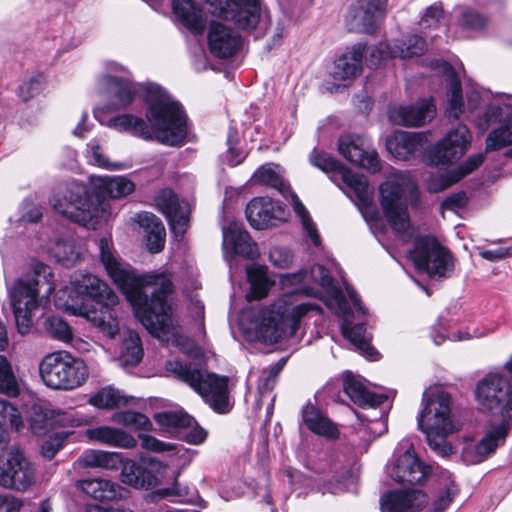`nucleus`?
Instances as JSON below:
<instances>
[{
	"instance_id": "6",
	"label": "nucleus",
	"mask_w": 512,
	"mask_h": 512,
	"mask_svg": "<svg viewBox=\"0 0 512 512\" xmlns=\"http://www.w3.org/2000/svg\"><path fill=\"white\" fill-rule=\"evenodd\" d=\"M166 369L177 379L189 385L216 412L227 413L230 410L227 376L209 373L197 364L168 361Z\"/></svg>"
},
{
	"instance_id": "4",
	"label": "nucleus",
	"mask_w": 512,
	"mask_h": 512,
	"mask_svg": "<svg viewBox=\"0 0 512 512\" xmlns=\"http://www.w3.org/2000/svg\"><path fill=\"white\" fill-rule=\"evenodd\" d=\"M51 268L43 263L34 267V275L19 278L8 290L17 330L28 334L33 326L35 312L44 298L48 299L55 287Z\"/></svg>"
},
{
	"instance_id": "13",
	"label": "nucleus",
	"mask_w": 512,
	"mask_h": 512,
	"mask_svg": "<svg viewBox=\"0 0 512 512\" xmlns=\"http://www.w3.org/2000/svg\"><path fill=\"white\" fill-rule=\"evenodd\" d=\"M331 294L336 313L341 315L343 318L341 325L343 336L366 358L372 361L377 360L379 353L370 344L371 335L367 332L363 322L354 323L351 307L349 306V302L343 292L340 289L333 287Z\"/></svg>"
},
{
	"instance_id": "26",
	"label": "nucleus",
	"mask_w": 512,
	"mask_h": 512,
	"mask_svg": "<svg viewBox=\"0 0 512 512\" xmlns=\"http://www.w3.org/2000/svg\"><path fill=\"white\" fill-rule=\"evenodd\" d=\"M76 486L88 496L100 501L124 499L129 493L118 483L102 478L79 480Z\"/></svg>"
},
{
	"instance_id": "64",
	"label": "nucleus",
	"mask_w": 512,
	"mask_h": 512,
	"mask_svg": "<svg viewBox=\"0 0 512 512\" xmlns=\"http://www.w3.org/2000/svg\"><path fill=\"white\" fill-rule=\"evenodd\" d=\"M62 447V440L58 437L49 438L41 448V454L51 460Z\"/></svg>"
},
{
	"instance_id": "2",
	"label": "nucleus",
	"mask_w": 512,
	"mask_h": 512,
	"mask_svg": "<svg viewBox=\"0 0 512 512\" xmlns=\"http://www.w3.org/2000/svg\"><path fill=\"white\" fill-rule=\"evenodd\" d=\"M104 81L113 99L109 105L111 111L128 108L140 95L148 105L146 118L162 132L159 137L163 144L177 146L184 141L187 136L186 115L182 106L161 87L111 75H106Z\"/></svg>"
},
{
	"instance_id": "63",
	"label": "nucleus",
	"mask_w": 512,
	"mask_h": 512,
	"mask_svg": "<svg viewBox=\"0 0 512 512\" xmlns=\"http://www.w3.org/2000/svg\"><path fill=\"white\" fill-rule=\"evenodd\" d=\"M195 426L192 427V429L185 433L184 438L185 440L193 445H199L203 443L207 438V431L200 427L195 421Z\"/></svg>"
},
{
	"instance_id": "31",
	"label": "nucleus",
	"mask_w": 512,
	"mask_h": 512,
	"mask_svg": "<svg viewBox=\"0 0 512 512\" xmlns=\"http://www.w3.org/2000/svg\"><path fill=\"white\" fill-rule=\"evenodd\" d=\"M246 217L250 225L262 230L275 225L277 216L274 203L266 198H254L246 206Z\"/></svg>"
},
{
	"instance_id": "42",
	"label": "nucleus",
	"mask_w": 512,
	"mask_h": 512,
	"mask_svg": "<svg viewBox=\"0 0 512 512\" xmlns=\"http://www.w3.org/2000/svg\"><path fill=\"white\" fill-rule=\"evenodd\" d=\"M43 329L51 338L69 343L73 339V330L71 326L61 317L51 315L44 319Z\"/></svg>"
},
{
	"instance_id": "56",
	"label": "nucleus",
	"mask_w": 512,
	"mask_h": 512,
	"mask_svg": "<svg viewBox=\"0 0 512 512\" xmlns=\"http://www.w3.org/2000/svg\"><path fill=\"white\" fill-rule=\"evenodd\" d=\"M310 162L313 166L326 173L342 169V165L327 153H316L314 151L310 156Z\"/></svg>"
},
{
	"instance_id": "14",
	"label": "nucleus",
	"mask_w": 512,
	"mask_h": 512,
	"mask_svg": "<svg viewBox=\"0 0 512 512\" xmlns=\"http://www.w3.org/2000/svg\"><path fill=\"white\" fill-rule=\"evenodd\" d=\"M211 13L233 22L239 29L252 30L262 15L261 0H205Z\"/></svg>"
},
{
	"instance_id": "27",
	"label": "nucleus",
	"mask_w": 512,
	"mask_h": 512,
	"mask_svg": "<svg viewBox=\"0 0 512 512\" xmlns=\"http://www.w3.org/2000/svg\"><path fill=\"white\" fill-rule=\"evenodd\" d=\"M108 126L121 132H129L144 140L156 139L163 143L159 137L162 132L158 131L152 123L149 125L144 119L132 114L115 116L109 120Z\"/></svg>"
},
{
	"instance_id": "32",
	"label": "nucleus",
	"mask_w": 512,
	"mask_h": 512,
	"mask_svg": "<svg viewBox=\"0 0 512 512\" xmlns=\"http://www.w3.org/2000/svg\"><path fill=\"white\" fill-rule=\"evenodd\" d=\"M121 477L123 483L137 489H151L158 484L157 476L151 469L133 460L124 463Z\"/></svg>"
},
{
	"instance_id": "7",
	"label": "nucleus",
	"mask_w": 512,
	"mask_h": 512,
	"mask_svg": "<svg viewBox=\"0 0 512 512\" xmlns=\"http://www.w3.org/2000/svg\"><path fill=\"white\" fill-rule=\"evenodd\" d=\"M312 311L321 314L322 308L313 302L293 305L286 299H279L261 311L257 334L264 341L271 343H277L282 338L293 337L301 319Z\"/></svg>"
},
{
	"instance_id": "44",
	"label": "nucleus",
	"mask_w": 512,
	"mask_h": 512,
	"mask_svg": "<svg viewBox=\"0 0 512 512\" xmlns=\"http://www.w3.org/2000/svg\"><path fill=\"white\" fill-rule=\"evenodd\" d=\"M50 251L57 262L67 267L74 265L80 257V253L73 241L67 239L56 240L51 246Z\"/></svg>"
},
{
	"instance_id": "16",
	"label": "nucleus",
	"mask_w": 512,
	"mask_h": 512,
	"mask_svg": "<svg viewBox=\"0 0 512 512\" xmlns=\"http://www.w3.org/2000/svg\"><path fill=\"white\" fill-rule=\"evenodd\" d=\"M35 482V469L24 454L11 451L6 463L0 467V486L24 491Z\"/></svg>"
},
{
	"instance_id": "60",
	"label": "nucleus",
	"mask_w": 512,
	"mask_h": 512,
	"mask_svg": "<svg viewBox=\"0 0 512 512\" xmlns=\"http://www.w3.org/2000/svg\"><path fill=\"white\" fill-rule=\"evenodd\" d=\"M457 489L454 484H451L444 491L440 492L433 502V509L435 512H443L452 502Z\"/></svg>"
},
{
	"instance_id": "59",
	"label": "nucleus",
	"mask_w": 512,
	"mask_h": 512,
	"mask_svg": "<svg viewBox=\"0 0 512 512\" xmlns=\"http://www.w3.org/2000/svg\"><path fill=\"white\" fill-rule=\"evenodd\" d=\"M139 439L141 440V447L149 451L161 453L175 449L173 444L160 441L151 435L139 434Z\"/></svg>"
},
{
	"instance_id": "35",
	"label": "nucleus",
	"mask_w": 512,
	"mask_h": 512,
	"mask_svg": "<svg viewBox=\"0 0 512 512\" xmlns=\"http://www.w3.org/2000/svg\"><path fill=\"white\" fill-rule=\"evenodd\" d=\"M302 419L307 428L315 434L331 439L339 436L337 427L310 403L303 407Z\"/></svg>"
},
{
	"instance_id": "17",
	"label": "nucleus",
	"mask_w": 512,
	"mask_h": 512,
	"mask_svg": "<svg viewBox=\"0 0 512 512\" xmlns=\"http://www.w3.org/2000/svg\"><path fill=\"white\" fill-rule=\"evenodd\" d=\"M470 142L469 129L459 124L434 146L429 154L430 162L435 165H444L458 160L464 155Z\"/></svg>"
},
{
	"instance_id": "18",
	"label": "nucleus",
	"mask_w": 512,
	"mask_h": 512,
	"mask_svg": "<svg viewBox=\"0 0 512 512\" xmlns=\"http://www.w3.org/2000/svg\"><path fill=\"white\" fill-rule=\"evenodd\" d=\"M338 151L347 161L371 173H376L381 169L377 152L366 143L362 136H341L338 141Z\"/></svg>"
},
{
	"instance_id": "28",
	"label": "nucleus",
	"mask_w": 512,
	"mask_h": 512,
	"mask_svg": "<svg viewBox=\"0 0 512 512\" xmlns=\"http://www.w3.org/2000/svg\"><path fill=\"white\" fill-rule=\"evenodd\" d=\"M172 9L176 18L192 33L201 34L206 28L203 10L194 0H172Z\"/></svg>"
},
{
	"instance_id": "1",
	"label": "nucleus",
	"mask_w": 512,
	"mask_h": 512,
	"mask_svg": "<svg viewBox=\"0 0 512 512\" xmlns=\"http://www.w3.org/2000/svg\"><path fill=\"white\" fill-rule=\"evenodd\" d=\"M98 248L107 274L126 295L145 328L157 337L171 333L174 319L167 301L173 291L170 275L165 272L136 274L117 255L111 239L101 238Z\"/></svg>"
},
{
	"instance_id": "41",
	"label": "nucleus",
	"mask_w": 512,
	"mask_h": 512,
	"mask_svg": "<svg viewBox=\"0 0 512 512\" xmlns=\"http://www.w3.org/2000/svg\"><path fill=\"white\" fill-rule=\"evenodd\" d=\"M89 403L99 409H114L128 403V398L111 387H106L94 394Z\"/></svg>"
},
{
	"instance_id": "9",
	"label": "nucleus",
	"mask_w": 512,
	"mask_h": 512,
	"mask_svg": "<svg viewBox=\"0 0 512 512\" xmlns=\"http://www.w3.org/2000/svg\"><path fill=\"white\" fill-rule=\"evenodd\" d=\"M39 374L47 387L63 391L81 387L89 377L84 360L64 350L44 356L39 363Z\"/></svg>"
},
{
	"instance_id": "61",
	"label": "nucleus",
	"mask_w": 512,
	"mask_h": 512,
	"mask_svg": "<svg viewBox=\"0 0 512 512\" xmlns=\"http://www.w3.org/2000/svg\"><path fill=\"white\" fill-rule=\"evenodd\" d=\"M22 506V500L14 495L0 494V512H20Z\"/></svg>"
},
{
	"instance_id": "11",
	"label": "nucleus",
	"mask_w": 512,
	"mask_h": 512,
	"mask_svg": "<svg viewBox=\"0 0 512 512\" xmlns=\"http://www.w3.org/2000/svg\"><path fill=\"white\" fill-rule=\"evenodd\" d=\"M416 188L414 181L406 173H396L380 185V204L384 216L393 230L402 233L410 226L407 205L402 201L406 191Z\"/></svg>"
},
{
	"instance_id": "47",
	"label": "nucleus",
	"mask_w": 512,
	"mask_h": 512,
	"mask_svg": "<svg viewBox=\"0 0 512 512\" xmlns=\"http://www.w3.org/2000/svg\"><path fill=\"white\" fill-rule=\"evenodd\" d=\"M291 196L293 209L295 213L300 217L303 228L305 229L312 243L315 246H319L321 244V240L316 225L311 220L308 211L306 210L305 206L302 204L298 196L294 192H291Z\"/></svg>"
},
{
	"instance_id": "20",
	"label": "nucleus",
	"mask_w": 512,
	"mask_h": 512,
	"mask_svg": "<svg viewBox=\"0 0 512 512\" xmlns=\"http://www.w3.org/2000/svg\"><path fill=\"white\" fill-rule=\"evenodd\" d=\"M223 250L231 257L240 256L248 260H255L260 252L257 244L240 222L232 221L222 228Z\"/></svg>"
},
{
	"instance_id": "21",
	"label": "nucleus",
	"mask_w": 512,
	"mask_h": 512,
	"mask_svg": "<svg viewBox=\"0 0 512 512\" xmlns=\"http://www.w3.org/2000/svg\"><path fill=\"white\" fill-rule=\"evenodd\" d=\"M431 467L424 464L412 449H407L389 469L390 477L402 485H417L427 479Z\"/></svg>"
},
{
	"instance_id": "24",
	"label": "nucleus",
	"mask_w": 512,
	"mask_h": 512,
	"mask_svg": "<svg viewBox=\"0 0 512 512\" xmlns=\"http://www.w3.org/2000/svg\"><path fill=\"white\" fill-rule=\"evenodd\" d=\"M435 116V106L431 101L421 100L414 105L397 106L389 110V118L396 125L421 126Z\"/></svg>"
},
{
	"instance_id": "55",
	"label": "nucleus",
	"mask_w": 512,
	"mask_h": 512,
	"mask_svg": "<svg viewBox=\"0 0 512 512\" xmlns=\"http://www.w3.org/2000/svg\"><path fill=\"white\" fill-rule=\"evenodd\" d=\"M459 25L467 30H481L486 25L483 15L473 9H464L459 19Z\"/></svg>"
},
{
	"instance_id": "57",
	"label": "nucleus",
	"mask_w": 512,
	"mask_h": 512,
	"mask_svg": "<svg viewBox=\"0 0 512 512\" xmlns=\"http://www.w3.org/2000/svg\"><path fill=\"white\" fill-rule=\"evenodd\" d=\"M444 17V11L441 3H434L429 6L419 24L422 28H436Z\"/></svg>"
},
{
	"instance_id": "53",
	"label": "nucleus",
	"mask_w": 512,
	"mask_h": 512,
	"mask_svg": "<svg viewBox=\"0 0 512 512\" xmlns=\"http://www.w3.org/2000/svg\"><path fill=\"white\" fill-rule=\"evenodd\" d=\"M457 182L458 180L455 177L453 170L444 173L430 174L425 181L426 188L430 193L444 191Z\"/></svg>"
},
{
	"instance_id": "54",
	"label": "nucleus",
	"mask_w": 512,
	"mask_h": 512,
	"mask_svg": "<svg viewBox=\"0 0 512 512\" xmlns=\"http://www.w3.org/2000/svg\"><path fill=\"white\" fill-rule=\"evenodd\" d=\"M44 84L45 80L42 74L32 76L19 87V97L25 102L32 99L42 91Z\"/></svg>"
},
{
	"instance_id": "22",
	"label": "nucleus",
	"mask_w": 512,
	"mask_h": 512,
	"mask_svg": "<svg viewBox=\"0 0 512 512\" xmlns=\"http://www.w3.org/2000/svg\"><path fill=\"white\" fill-rule=\"evenodd\" d=\"M208 48L217 58L232 57L241 45L240 35L231 27L213 21L208 31Z\"/></svg>"
},
{
	"instance_id": "30",
	"label": "nucleus",
	"mask_w": 512,
	"mask_h": 512,
	"mask_svg": "<svg viewBox=\"0 0 512 512\" xmlns=\"http://www.w3.org/2000/svg\"><path fill=\"white\" fill-rule=\"evenodd\" d=\"M89 440L112 447L131 449L137 446V440L125 431L111 426H97L86 430Z\"/></svg>"
},
{
	"instance_id": "46",
	"label": "nucleus",
	"mask_w": 512,
	"mask_h": 512,
	"mask_svg": "<svg viewBox=\"0 0 512 512\" xmlns=\"http://www.w3.org/2000/svg\"><path fill=\"white\" fill-rule=\"evenodd\" d=\"M112 419L114 422L136 431H149L152 429V422L146 415L132 410L117 412L113 415Z\"/></svg>"
},
{
	"instance_id": "25",
	"label": "nucleus",
	"mask_w": 512,
	"mask_h": 512,
	"mask_svg": "<svg viewBox=\"0 0 512 512\" xmlns=\"http://www.w3.org/2000/svg\"><path fill=\"white\" fill-rule=\"evenodd\" d=\"M365 49V44L357 43L338 57L331 71L333 79L335 81L353 80L360 75Z\"/></svg>"
},
{
	"instance_id": "29",
	"label": "nucleus",
	"mask_w": 512,
	"mask_h": 512,
	"mask_svg": "<svg viewBox=\"0 0 512 512\" xmlns=\"http://www.w3.org/2000/svg\"><path fill=\"white\" fill-rule=\"evenodd\" d=\"M423 137L418 133L398 131L386 140L389 153L399 160H407L422 148Z\"/></svg>"
},
{
	"instance_id": "48",
	"label": "nucleus",
	"mask_w": 512,
	"mask_h": 512,
	"mask_svg": "<svg viewBox=\"0 0 512 512\" xmlns=\"http://www.w3.org/2000/svg\"><path fill=\"white\" fill-rule=\"evenodd\" d=\"M0 425L9 426L15 431L23 427V418L18 407L11 402L0 399Z\"/></svg>"
},
{
	"instance_id": "37",
	"label": "nucleus",
	"mask_w": 512,
	"mask_h": 512,
	"mask_svg": "<svg viewBox=\"0 0 512 512\" xmlns=\"http://www.w3.org/2000/svg\"><path fill=\"white\" fill-rule=\"evenodd\" d=\"M96 189L98 194L103 198H121L132 193L135 189V185L132 181L123 176H106L98 179Z\"/></svg>"
},
{
	"instance_id": "23",
	"label": "nucleus",
	"mask_w": 512,
	"mask_h": 512,
	"mask_svg": "<svg viewBox=\"0 0 512 512\" xmlns=\"http://www.w3.org/2000/svg\"><path fill=\"white\" fill-rule=\"evenodd\" d=\"M428 497L421 490L391 491L380 499L381 512H418L426 507Z\"/></svg>"
},
{
	"instance_id": "43",
	"label": "nucleus",
	"mask_w": 512,
	"mask_h": 512,
	"mask_svg": "<svg viewBox=\"0 0 512 512\" xmlns=\"http://www.w3.org/2000/svg\"><path fill=\"white\" fill-rule=\"evenodd\" d=\"M510 144H512V111L507 115L504 125L488 135L486 150L496 151Z\"/></svg>"
},
{
	"instance_id": "34",
	"label": "nucleus",
	"mask_w": 512,
	"mask_h": 512,
	"mask_svg": "<svg viewBox=\"0 0 512 512\" xmlns=\"http://www.w3.org/2000/svg\"><path fill=\"white\" fill-rule=\"evenodd\" d=\"M344 391L353 403L360 407H377L382 405L387 397L369 391L361 380L347 374L344 380Z\"/></svg>"
},
{
	"instance_id": "5",
	"label": "nucleus",
	"mask_w": 512,
	"mask_h": 512,
	"mask_svg": "<svg viewBox=\"0 0 512 512\" xmlns=\"http://www.w3.org/2000/svg\"><path fill=\"white\" fill-rule=\"evenodd\" d=\"M78 291L95 302L90 309L84 305L74 307L68 301L63 304L57 303V305L73 315L84 316L104 335L114 338L119 332V323L114 309L119 303L117 294L107 283L93 275L83 276L78 285Z\"/></svg>"
},
{
	"instance_id": "39",
	"label": "nucleus",
	"mask_w": 512,
	"mask_h": 512,
	"mask_svg": "<svg viewBox=\"0 0 512 512\" xmlns=\"http://www.w3.org/2000/svg\"><path fill=\"white\" fill-rule=\"evenodd\" d=\"M116 463V454L101 450L87 449L77 459V464L81 468H114Z\"/></svg>"
},
{
	"instance_id": "33",
	"label": "nucleus",
	"mask_w": 512,
	"mask_h": 512,
	"mask_svg": "<svg viewBox=\"0 0 512 512\" xmlns=\"http://www.w3.org/2000/svg\"><path fill=\"white\" fill-rule=\"evenodd\" d=\"M136 221L146 232V245L151 253H159L165 245V227L162 221L153 213L142 212L136 215Z\"/></svg>"
},
{
	"instance_id": "62",
	"label": "nucleus",
	"mask_w": 512,
	"mask_h": 512,
	"mask_svg": "<svg viewBox=\"0 0 512 512\" xmlns=\"http://www.w3.org/2000/svg\"><path fill=\"white\" fill-rule=\"evenodd\" d=\"M269 258L274 265L279 267H287L292 262L291 253L281 248L271 250Z\"/></svg>"
},
{
	"instance_id": "51",
	"label": "nucleus",
	"mask_w": 512,
	"mask_h": 512,
	"mask_svg": "<svg viewBox=\"0 0 512 512\" xmlns=\"http://www.w3.org/2000/svg\"><path fill=\"white\" fill-rule=\"evenodd\" d=\"M342 179L354 191L359 200L365 201L368 199L370 195L369 184L363 175L353 173L349 169H344L342 171Z\"/></svg>"
},
{
	"instance_id": "15",
	"label": "nucleus",
	"mask_w": 512,
	"mask_h": 512,
	"mask_svg": "<svg viewBox=\"0 0 512 512\" xmlns=\"http://www.w3.org/2000/svg\"><path fill=\"white\" fill-rule=\"evenodd\" d=\"M387 0H355L345 18L349 32L374 34L386 15Z\"/></svg>"
},
{
	"instance_id": "12",
	"label": "nucleus",
	"mask_w": 512,
	"mask_h": 512,
	"mask_svg": "<svg viewBox=\"0 0 512 512\" xmlns=\"http://www.w3.org/2000/svg\"><path fill=\"white\" fill-rule=\"evenodd\" d=\"M413 260L416 267L426 271L431 278H448L454 271L452 254L434 238L417 240Z\"/></svg>"
},
{
	"instance_id": "36",
	"label": "nucleus",
	"mask_w": 512,
	"mask_h": 512,
	"mask_svg": "<svg viewBox=\"0 0 512 512\" xmlns=\"http://www.w3.org/2000/svg\"><path fill=\"white\" fill-rule=\"evenodd\" d=\"M387 53L391 58L402 59L422 55L427 47L425 39L418 35H409L402 39L395 40L391 45H386Z\"/></svg>"
},
{
	"instance_id": "8",
	"label": "nucleus",
	"mask_w": 512,
	"mask_h": 512,
	"mask_svg": "<svg viewBox=\"0 0 512 512\" xmlns=\"http://www.w3.org/2000/svg\"><path fill=\"white\" fill-rule=\"evenodd\" d=\"M451 397L439 392L427 400V404L418 417V427L426 435L429 447L441 457H449L453 448L446 436L454 430L450 417Z\"/></svg>"
},
{
	"instance_id": "58",
	"label": "nucleus",
	"mask_w": 512,
	"mask_h": 512,
	"mask_svg": "<svg viewBox=\"0 0 512 512\" xmlns=\"http://www.w3.org/2000/svg\"><path fill=\"white\" fill-rule=\"evenodd\" d=\"M484 160V153H478L470 156L463 164L453 169L455 177L457 178L458 181H460L462 178L469 175L478 167H480L483 164Z\"/></svg>"
},
{
	"instance_id": "3",
	"label": "nucleus",
	"mask_w": 512,
	"mask_h": 512,
	"mask_svg": "<svg viewBox=\"0 0 512 512\" xmlns=\"http://www.w3.org/2000/svg\"><path fill=\"white\" fill-rule=\"evenodd\" d=\"M475 395L479 410L490 420L483 438L463 449V459L469 464L481 463L493 454L512 429V383L503 372L487 374L478 382Z\"/></svg>"
},
{
	"instance_id": "52",
	"label": "nucleus",
	"mask_w": 512,
	"mask_h": 512,
	"mask_svg": "<svg viewBox=\"0 0 512 512\" xmlns=\"http://www.w3.org/2000/svg\"><path fill=\"white\" fill-rule=\"evenodd\" d=\"M87 158L89 163L108 170H120L124 168V164L122 163L109 162L97 140H91L87 144Z\"/></svg>"
},
{
	"instance_id": "40",
	"label": "nucleus",
	"mask_w": 512,
	"mask_h": 512,
	"mask_svg": "<svg viewBox=\"0 0 512 512\" xmlns=\"http://www.w3.org/2000/svg\"><path fill=\"white\" fill-rule=\"evenodd\" d=\"M143 357V348L139 335L134 331H127L122 342L120 359L125 365L136 366Z\"/></svg>"
},
{
	"instance_id": "49",
	"label": "nucleus",
	"mask_w": 512,
	"mask_h": 512,
	"mask_svg": "<svg viewBox=\"0 0 512 512\" xmlns=\"http://www.w3.org/2000/svg\"><path fill=\"white\" fill-rule=\"evenodd\" d=\"M450 98L447 108V116L452 119H458L463 112L462 87L459 79L453 74L450 77Z\"/></svg>"
},
{
	"instance_id": "10",
	"label": "nucleus",
	"mask_w": 512,
	"mask_h": 512,
	"mask_svg": "<svg viewBox=\"0 0 512 512\" xmlns=\"http://www.w3.org/2000/svg\"><path fill=\"white\" fill-rule=\"evenodd\" d=\"M50 203L58 213L82 226L92 224L97 217L86 185L77 181L60 184L50 198Z\"/></svg>"
},
{
	"instance_id": "50",
	"label": "nucleus",
	"mask_w": 512,
	"mask_h": 512,
	"mask_svg": "<svg viewBox=\"0 0 512 512\" xmlns=\"http://www.w3.org/2000/svg\"><path fill=\"white\" fill-rule=\"evenodd\" d=\"M253 180L255 183L273 187L282 194L288 189L283 179L268 165L258 168L253 174Z\"/></svg>"
},
{
	"instance_id": "19",
	"label": "nucleus",
	"mask_w": 512,
	"mask_h": 512,
	"mask_svg": "<svg viewBox=\"0 0 512 512\" xmlns=\"http://www.w3.org/2000/svg\"><path fill=\"white\" fill-rule=\"evenodd\" d=\"M156 206L162 212L177 237H182L189 223L190 205L179 199L171 189H163L155 198Z\"/></svg>"
},
{
	"instance_id": "38",
	"label": "nucleus",
	"mask_w": 512,
	"mask_h": 512,
	"mask_svg": "<svg viewBox=\"0 0 512 512\" xmlns=\"http://www.w3.org/2000/svg\"><path fill=\"white\" fill-rule=\"evenodd\" d=\"M154 420L169 433L190 428L194 424V419L182 410L156 413L154 415Z\"/></svg>"
},
{
	"instance_id": "45",
	"label": "nucleus",
	"mask_w": 512,
	"mask_h": 512,
	"mask_svg": "<svg viewBox=\"0 0 512 512\" xmlns=\"http://www.w3.org/2000/svg\"><path fill=\"white\" fill-rule=\"evenodd\" d=\"M0 393L16 397L20 393L17 378L8 359L0 355Z\"/></svg>"
}]
</instances>
